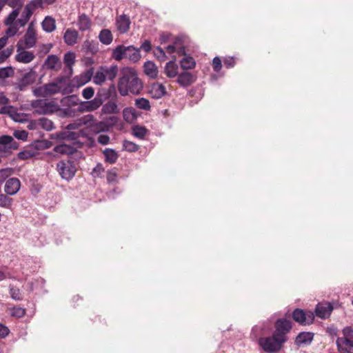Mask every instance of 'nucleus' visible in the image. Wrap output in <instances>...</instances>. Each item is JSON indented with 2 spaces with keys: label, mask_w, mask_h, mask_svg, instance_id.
I'll use <instances>...</instances> for the list:
<instances>
[{
  "label": "nucleus",
  "mask_w": 353,
  "mask_h": 353,
  "mask_svg": "<svg viewBox=\"0 0 353 353\" xmlns=\"http://www.w3.org/2000/svg\"><path fill=\"white\" fill-rule=\"evenodd\" d=\"M112 57L116 61L128 59L131 61L136 63L141 59L140 50L134 48L133 46H125L119 45L112 50Z\"/></svg>",
  "instance_id": "2"
},
{
  "label": "nucleus",
  "mask_w": 353,
  "mask_h": 353,
  "mask_svg": "<svg viewBox=\"0 0 353 353\" xmlns=\"http://www.w3.org/2000/svg\"><path fill=\"white\" fill-rule=\"evenodd\" d=\"M34 94L37 97H47V94L45 90V85L37 88L34 90Z\"/></svg>",
  "instance_id": "64"
},
{
  "label": "nucleus",
  "mask_w": 353,
  "mask_h": 353,
  "mask_svg": "<svg viewBox=\"0 0 353 353\" xmlns=\"http://www.w3.org/2000/svg\"><path fill=\"white\" fill-rule=\"evenodd\" d=\"M78 37V31L72 28H68L63 35L64 41L68 46H74L77 43Z\"/></svg>",
  "instance_id": "20"
},
{
  "label": "nucleus",
  "mask_w": 353,
  "mask_h": 353,
  "mask_svg": "<svg viewBox=\"0 0 353 353\" xmlns=\"http://www.w3.org/2000/svg\"><path fill=\"white\" fill-rule=\"evenodd\" d=\"M37 76L36 71L31 69L29 72L25 73L19 80L18 88L20 90H23L26 87L32 84L36 81Z\"/></svg>",
  "instance_id": "11"
},
{
  "label": "nucleus",
  "mask_w": 353,
  "mask_h": 353,
  "mask_svg": "<svg viewBox=\"0 0 353 353\" xmlns=\"http://www.w3.org/2000/svg\"><path fill=\"white\" fill-rule=\"evenodd\" d=\"M32 106L37 109L40 114L51 113L55 109V105L52 102L48 101L47 100L39 99L32 103Z\"/></svg>",
  "instance_id": "8"
},
{
  "label": "nucleus",
  "mask_w": 353,
  "mask_h": 353,
  "mask_svg": "<svg viewBox=\"0 0 353 353\" xmlns=\"http://www.w3.org/2000/svg\"><path fill=\"white\" fill-rule=\"evenodd\" d=\"M43 0H32L27 6L34 12L37 8L43 6Z\"/></svg>",
  "instance_id": "52"
},
{
  "label": "nucleus",
  "mask_w": 353,
  "mask_h": 353,
  "mask_svg": "<svg viewBox=\"0 0 353 353\" xmlns=\"http://www.w3.org/2000/svg\"><path fill=\"white\" fill-rule=\"evenodd\" d=\"M102 103L103 101L101 98L95 97L91 101L81 102L79 109L81 112H92L97 110Z\"/></svg>",
  "instance_id": "10"
},
{
  "label": "nucleus",
  "mask_w": 353,
  "mask_h": 353,
  "mask_svg": "<svg viewBox=\"0 0 353 353\" xmlns=\"http://www.w3.org/2000/svg\"><path fill=\"white\" fill-rule=\"evenodd\" d=\"M14 136L20 140H26L28 137V132L25 130H17L14 132Z\"/></svg>",
  "instance_id": "59"
},
{
  "label": "nucleus",
  "mask_w": 353,
  "mask_h": 353,
  "mask_svg": "<svg viewBox=\"0 0 353 353\" xmlns=\"http://www.w3.org/2000/svg\"><path fill=\"white\" fill-rule=\"evenodd\" d=\"M97 141L102 145H107L110 142V137L106 134H100L97 137Z\"/></svg>",
  "instance_id": "62"
},
{
  "label": "nucleus",
  "mask_w": 353,
  "mask_h": 353,
  "mask_svg": "<svg viewBox=\"0 0 353 353\" xmlns=\"http://www.w3.org/2000/svg\"><path fill=\"white\" fill-rule=\"evenodd\" d=\"M149 93L154 99H160L166 94L165 86L159 83H154L151 85Z\"/></svg>",
  "instance_id": "18"
},
{
  "label": "nucleus",
  "mask_w": 353,
  "mask_h": 353,
  "mask_svg": "<svg viewBox=\"0 0 353 353\" xmlns=\"http://www.w3.org/2000/svg\"><path fill=\"white\" fill-rule=\"evenodd\" d=\"M77 25L79 30L83 32L90 28L92 21L86 14H82L79 17Z\"/></svg>",
  "instance_id": "24"
},
{
  "label": "nucleus",
  "mask_w": 353,
  "mask_h": 353,
  "mask_svg": "<svg viewBox=\"0 0 353 353\" xmlns=\"http://www.w3.org/2000/svg\"><path fill=\"white\" fill-rule=\"evenodd\" d=\"M212 68L213 70L216 72H219L221 70L222 68V62L219 57H216L213 59Z\"/></svg>",
  "instance_id": "54"
},
{
  "label": "nucleus",
  "mask_w": 353,
  "mask_h": 353,
  "mask_svg": "<svg viewBox=\"0 0 353 353\" xmlns=\"http://www.w3.org/2000/svg\"><path fill=\"white\" fill-rule=\"evenodd\" d=\"M154 54L160 61H163L167 59L165 51L161 47L155 48L154 50Z\"/></svg>",
  "instance_id": "46"
},
{
  "label": "nucleus",
  "mask_w": 353,
  "mask_h": 353,
  "mask_svg": "<svg viewBox=\"0 0 353 353\" xmlns=\"http://www.w3.org/2000/svg\"><path fill=\"white\" fill-rule=\"evenodd\" d=\"M142 89L143 83L138 77L137 72L130 68H125L118 82L119 94L123 97L128 95L129 93L137 95L140 94Z\"/></svg>",
  "instance_id": "1"
},
{
  "label": "nucleus",
  "mask_w": 353,
  "mask_h": 353,
  "mask_svg": "<svg viewBox=\"0 0 353 353\" xmlns=\"http://www.w3.org/2000/svg\"><path fill=\"white\" fill-rule=\"evenodd\" d=\"M117 179V169L113 168L108 171L107 172V181L108 183H114Z\"/></svg>",
  "instance_id": "49"
},
{
  "label": "nucleus",
  "mask_w": 353,
  "mask_h": 353,
  "mask_svg": "<svg viewBox=\"0 0 353 353\" xmlns=\"http://www.w3.org/2000/svg\"><path fill=\"white\" fill-rule=\"evenodd\" d=\"M83 49L86 53L94 54L98 52V43L90 40H85L83 44Z\"/></svg>",
  "instance_id": "29"
},
{
  "label": "nucleus",
  "mask_w": 353,
  "mask_h": 353,
  "mask_svg": "<svg viewBox=\"0 0 353 353\" xmlns=\"http://www.w3.org/2000/svg\"><path fill=\"white\" fill-rule=\"evenodd\" d=\"M103 154L104 155L105 162L110 164L116 163L119 158V154L117 152L111 148H105L103 151Z\"/></svg>",
  "instance_id": "26"
},
{
  "label": "nucleus",
  "mask_w": 353,
  "mask_h": 353,
  "mask_svg": "<svg viewBox=\"0 0 353 353\" xmlns=\"http://www.w3.org/2000/svg\"><path fill=\"white\" fill-rule=\"evenodd\" d=\"M34 58L35 56L33 52L24 50L23 48L21 47V41H19L17 43V54L15 56L16 61L23 63H29Z\"/></svg>",
  "instance_id": "9"
},
{
  "label": "nucleus",
  "mask_w": 353,
  "mask_h": 353,
  "mask_svg": "<svg viewBox=\"0 0 353 353\" xmlns=\"http://www.w3.org/2000/svg\"><path fill=\"white\" fill-rule=\"evenodd\" d=\"M102 112L105 114H117L119 110L115 102L110 101L103 105Z\"/></svg>",
  "instance_id": "30"
},
{
  "label": "nucleus",
  "mask_w": 353,
  "mask_h": 353,
  "mask_svg": "<svg viewBox=\"0 0 353 353\" xmlns=\"http://www.w3.org/2000/svg\"><path fill=\"white\" fill-rule=\"evenodd\" d=\"M99 41L104 45H109L112 42L113 37L108 29H103L99 34Z\"/></svg>",
  "instance_id": "28"
},
{
  "label": "nucleus",
  "mask_w": 353,
  "mask_h": 353,
  "mask_svg": "<svg viewBox=\"0 0 353 353\" xmlns=\"http://www.w3.org/2000/svg\"><path fill=\"white\" fill-rule=\"evenodd\" d=\"M12 54V50L8 48L0 52V63H3Z\"/></svg>",
  "instance_id": "56"
},
{
  "label": "nucleus",
  "mask_w": 353,
  "mask_h": 353,
  "mask_svg": "<svg viewBox=\"0 0 353 353\" xmlns=\"http://www.w3.org/2000/svg\"><path fill=\"white\" fill-rule=\"evenodd\" d=\"M196 77L191 72H183L178 75L177 83L182 87H188L192 84Z\"/></svg>",
  "instance_id": "17"
},
{
  "label": "nucleus",
  "mask_w": 353,
  "mask_h": 353,
  "mask_svg": "<svg viewBox=\"0 0 353 353\" xmlns=\"http://www.w3.org/2000/svg\"><path fill=\"white\" fill-rule=\"evenodd\" d=\"M43 30L46 32H52L56 29L55 19L52 17L47 16L41 23Z\"/></svg>",
  "instance_id": "25"
},
{
  "label": "nucleus",
  "mask_w": 353,
  "mask_h": 353,
  "mask_svg": "<svg viewBox=\"0 0 353 353\" xmlns=\"http://www.w3.org/2000/svg\"><path fill=\"white\" fill-rule=\"evenodd\" d=\"M19 148V143L14 140L12 138V141L9 143V145L8 146L7 149V154H4L6 156L11 154L12 150H17Z\"/></svg>",
  "instance_id": "60"
},
{
  "label": "nucleus",
  "mask_w": 353,
  "mask_h": 353,
  "mask_svg": "<svg viewBox=\"0 0 353 353\" xmlns=\"http://www.w3.org/2000/svg\"><path fill=\"white\" fill-rule=\"evenodd\" d=\"M57 169L61 178L67 181L72 179L77 172L76 163L70 159L59 161Z\"/></svg>",
  "instance_id": "4"
},
{
  "label": "nucleus",
  "mask_w": 353,
  "mask_h": 353,
  "mask_svg": "<svg viewBox=\"0 0 353 353\" xmlns=\"http://www.w3.org/2000/svg\"><path fill=\"white\" fill-rule=\"evenodd\" d=\"M6 4L11 8H20L23 4V0H6Z\"/></svg>",
  "instance_id": "55"
},
{
  "label": "nucleus",
  "mask_w": 353,
  "mask_h": 353,
  "mask_svg": "<svg viewBox=\"0 0 353 353\" xmlns=\"http://www.w3.org/2000/svg\"><path fill=\"white\" fill-rule=\"evenodd\" d=\"M104 172V168L101 163H98L92 170V174L94 177L99 176V174Z\"/></svg>",
  "instance_id": "57"
},
{
  "label": "nucleus",
  "mask_w": 353,
  "mask_h": 353,
  "mask_svg": "<svg viewBox=\"0 0 353 353\" xmlns=\"http://www.w3.org/2000/svg\"><path fill=\"white\" fill-rule=\"evenodd\" d=\"M123 115L124 119L128 122H130L134 119V113L132 112V110L129 108H125L123 110Z\"/></svg>",
  "instance_id": "53"
},
{
  "label": "nucleus",
  "mask_w": 353,
  "mask_h": 353,
  "mask_svg": "<svg viewBox=\"0 0 353 353\" xmlns=\"http://www.w3.org/2000/svg\"><path fill=\"white\" fill-rule=\"evenodd\" d=\"M14 172L12 168H6L0 170V183H3L8 177L11 176Z\"/></svg>",
  "instance_id": "40"
},
{
  "label": "nucleus",
  "mask_w": 353,
  "mask_h": 353,
  "mask_svg": "<svg viewBox=\"0 0 353 353\" xmlns=\"http://www.w3.org/2000/svg\"><path fill=\"white\" fill-rule=\"evenodd\" d=\"M63 77L58 78L56 81L44 85L48 96H50L62 91V83L64 82Z\"/></svg>",
  "instance_id": "14"
},
{
  "label": "nucleus",
  "mask_w": 353,
  "mask_h": 353,
  "mask_svg": "<svg viewBox=\"0 0 353 353\" xmlns=\"http://www.w3.org/2000/svg\"><path fill=\"white\" fill-rule=\"evenodd\" d=\"M312 340V335L310 332L300 333L296 339L297 343H307Z\"/></svg>",
  "instance_id": "37"
},
{
  "label": "nucleus",
  "mask_w": 353,
  "mask_h": 353,
  "mask_svg": "<svg viewBox=\"0 0 353 353\" xmlns=\"http://www.w3.org/2000/svg\"><path fill=\"white\" fill-rule=\"evenodd\" d=\"M332 310L333 307L330 303H321L317 304L315 309V312L318 317L325 319L330 315Z\"/></svg>",
  "instance_id": "15"
},
{
  "label": "nucleus",
  "mask_w": 353,
  "mask_h": 353,
  "mask_svg": "<svg viewBox=\"0 0 353 353\" xmlns=\"http://www.w3.org/2000/svg\"><path fill=\"white\" fill-rule=\"evenodd\" d=\"M12 199L8 197L6 194H0V206L6 208H10L12 205Z\"/></svg>",
  "instance_id": "41"
},
{
  "label": "nucleus",
  "mask_w": 353,
  "mask_h": 353,
  "mask_svg": "<svg viewBox=\"0 0 353 353\" xmlns=\"http://www.w3.org/2000/svg\"><path fill=\"white\" fill-rule=\"evenodd\" d=\"M343 335L350 340H353V328L346 327L343 330Z\"/></svg>",
  "instance_id": "63"
},
{
  "label": "nucleus",
  "mask_w": 353,
  "mask_h": 353,
  "mask_svg": "<svg viewBox=\"0 0 353 353\" xmlns=\"http://www.w3.org/2000/svg\"><path fill=\"white\" fill-rule=\"evenodd\" d=\"M13 70L12 68H0V78L6 79L11 77L13 74Z\"/></svg>",
  "instance_id": "51"
},
{
  "label": "nucleus",
  "mask_w": 353,
  "mask_h": 353,
  "mask_svg": "<svg viewBox=\"0 0 353 353\" xmlns=\"http://www.w3.org/2000/svg\"><path fill=\"white\" fill-rule=\"evenodd\" d=\"M37 37L33 23H30L23 36V48H33L37 43Z\"/></svg>",
  "instance_id": "7"
},
{
  "label": "nucleus",
  "mask_w": 353,
  "mask_h": 353,
  "mask_svg": "<svg viewBox=\"0 0 353 353\" xmlns=\"http://www.w3.org/2000/svg\"><path fill=\"white\" fill-rule=\"evenodd\" d=\"M105 74L106 79L112 80L114 79L117 74V67L112 66L110 68L106 69L104 70Z\"/></svg>",
  "instance_id": "47"
},
{
  "label": "nucleus",
  "mask_w": 353,
  "mask_h": 353,
  "mask_svg": "<svg viewBox=\"0 0 353 353\" xmlns=\"http://www.w3.org/2000/svg\"><path fill=\"white\" fill-rule=\"evenodd\" d=\"M223 63L226 68H230L234 66L236 60L234 57H227L224 59Z\"/></svg>",
  "instance_id": "61"
},
{
  "label": "nucleus",
  "mask_w": 353,
  "mask_h": 353,
  "mask_svg": "<svg viewBox=\"0 0 353 353\" xmlns=\"http://www.w3.org/2000/svg\"><path fill=\"white\" fill-rule=\"evenodd\" d=\"M54 151L61 154H72L77 150L74 147L66 144H61L54 148Z\"/></svg>",
  "instance_id": "27"
},
{
  "label": "nucleus",
  "mask_w": 353,
  "mask_h": 353,
  "mask_svg": "<svg viewBox=\"0 0 353 353\" xmlns=\"http://www.w3.org/2000/svg\"><path fill=\"white\" fill-rule=\"evenodd\" d=\"M132 131L133 134L139 139H143L148 132V130L145 127L140 125H135L133 127Z\"/></svg>",
  "instance_id": "38"
},
{
  "label": "nucleus",
  "mask_w": 353,
  "mask_h": 353,
  "mask_svg": "<svg viewBox=\"0 0 353 353\" xmlns=\"http://www.w3.org/2000/svg\"><path fill=\"white\" fill-rule=\"evenodd\" d=\"M176 58L174 60L168 62L165 67V73L169 78H174L178 73V65L175 62Z\"/></svg>",
  "instance_id": "22"
},
{
  "label": "nucleus",
  "mask_w": 353,
  "mask_h": 353,
  "mask_svg": "<svg viewBox=\"0 0 353 353\" xmlns=\"http://www.w3.org/2000/svg\"><path fill=\"white\" fill-rule=\"evenodd\" d=\"M37 152L32 148L29 150H25L18 153L17 157L21 160H26L36 156Z\"/></svg>",
  "instance_id": "39"
},
{
  "label": "nucleus",
  "mask_w": 353,
  "mask_h": 353,
  "mask_svg": "<svg viewBox=\"0 0 353 353\" xmlns=\"http://www.w3.org/2000/svg\"><path fill=\"white\" fill-rule=\"evenodd\" d=\"M123 148L125 150L132 152L137 151L139 147L132 141L125 140L123 143Z\"/></svg>",
  "instance_id": "43"
},
{
  "label": "nucleus",
  "mask_w": 353,
  "mask_h": 353,
  "mask_svg": "<svg viewBox=\"0 0 353 353\" xmlns=\"http://www.w3.org/2000/svg\"><path fill=\"white\" fill-rule=\"evenodd\" d=\"M90 130L94 133L107 132L110 130V125L105 121H95L90 124Z\"/></svg>",
  "instance_id": "21"
},
{
  "label": "nucleus",
  "mask_w": 353,
  "mask_h": 353,
  "mask_svg": "<svg viewBox=\"0 0 353 353\" xmlns=\"http://www.w3.org/2000/svg\"><path fill=\"white\" fill-rule=\"evenodd\" d=\"M33 12H34L26 5L24 8L23 11L22 12L21 17L29 21Z\"/></svg>",
  "instance_id": "58"
},
{
  "label": "nucleus",
  "mask_w": 353,
  "mask_h": 353,
  "mask_svg": "<svg viewBox=\"0 0 353 353\" xmlns=\"http://www.w3.org/2000/svg\"><path fill=\"white\" fill-rule=\"evenodd\" d=\"M19 10H20V8H17V9L12 10V12L10 13V14L8 16L6 21V25H11L14 22L17 17L19 14Z\"/></svg>",
  "instance_id": "45"
},
{
  "label": "nucleus",
  "mask_w": 353,
  "mask_h": 353,
  "mask_svg": "<svg viewBox=\"0 0 353 353\" xmlns=\"http://www.w3.org/2000/svg\"><path fill=\"white\" fill-rule=\"evenodd\" d=\"M94 94V90L92 87H86L82 91V96L85 99H90Z\"/></svg>",
  "instance_id": "50"
},
{
  "label": "nucleus",
  "mask_w": 353,
  "mask_h": 353,
  "mask_svg": "<svg viewBox=\"0 0 353 353\" xmlns=\"http://www.w3.org/2000/svg\"><path fill=\"white\" fill-rule=\"evenodd\" d=\"M79 101V97L75 94H72L63 97L61 103L63 106L72 107L78 105Z\"/></svg>",
  "instance_id": "32"
},
{
  "label": "nucleus",
  "mask_w": 353,
  "mask_h": 353,
  "mask_svg": "<svg viewBox=\"0 0 353 353\" xmlns=\"http://www.w3.org/2000/svg\"><path fill=\"white\" fill-rule=\"evenodd\" d=\"M63 61L66 66L70 68L75 61V54L73 52H67L63 57Z\"/></svg>",
  "instance_id": "44"
},
{
  "label": "nucleus",
  "mask_w": 353,
  "mask_h": 353,
  "mask_svg": "<svg viewBox=\"0 0 353 353\" xmlns=\"http://www.w3.org/2000/svg\"><path fill=\"white\" fill-rule=\"evenodd\" d=\"M21 182L17 178L13 177L8 179L5 184L4 191L6 194L14 195L19 190Z\"/></svg>",
  "instance_id": "12"
},
{
  "label": "nucleus",
  "mask_w": 353,
  "mask_h": 353,
  "mask_svg": "<svg viewBox=\"0 0 353 353\" xmlns=\"http://www.w3.org/2000/svg\"><path fill=\"white\" fill-rule=\"evenodd\" d=\"M10 294L14 300L20 301L22 299V295L19 289L15 287L12 286L10 288Z\"/></svg>",
  "instance_id": "48"
},
{
  "label": "nucleus",
  "mask_w": 353,
  "mask_h": 353,
  "mask_svg": "<svg viewBox=\"0 0 353 353\" xmlns=\"http://www.w3.org/2000/svg\"><path fill=\"white\" fill-rule=\"evenodd\" d=\"M135 105L141 110L149 111L151 109L150 101L143 97L137 99L135 100Z\"/></svg>",
  "instance_id": "34"
},
{
  "label": "nucleus",
  "mask_w": 353,
  "mask_h": 353,
  "mask_svg": "<svg viewBox=\"0 0 353 353\" xmlns=\"http://www.w3.org/2000/svg\"><path fill=\"white\" fill-rule=\"evenodd\" d=\"M10 314L16 318H21L26 314V309L20 307H13L8 309Z\"/></svg>",
  "instance_id": "36"
},
{
  "label": "nucleus",
  "mask_w": 353,
  "mask_h": 353,
  "mask_svg": "<svg viewBox=\"0 0 353 353\" xmlns=\"http://www.w3.org/2000/svg\"><path fill=\"white\" fill-rule=\"evenodd\" d=\"M259 343L265 352L274 353L279 351L285 342L273 334L272 336L261 338Z\"/></svg>",
  "instance_id": "3"
},
{
  "label": "nucleus",
  "mask_w": 353,
  "mask_h": 353,
  "mask_svg": "<svg viewBox=\"0 0 353 353\" xmlns=\"http://www.w3.org/2000/svg\"><path fill=\"white\" fill-rule=\"evenodd\" d=\"M292 329V323L286 319H279L275 323V331L273 333L280 339H283V341H287L286 334Z\"/></svg>",
  "instance_id": "6"
},
{
  "label": "nucleus",
  "mask_w": 353,
  "mask_h": 353,
  "mask_svg": "<svg viewBox=\"0 0 353 353\" xmlns=\"http://www.w3.org/2000/svg\"><path fill=\"white\" fill-rule=\"evenodd\" d=\"M48 148H50V142L46 140H37L31 145V148L36 150H45Z\"/></svg>",
  "instance_id": "35"
},
{
  "label": "nucleus",
  "mask_w": 353,
  "mask_h": 353,
  "mask_svg": "<svg viewBox=\"0 0 353 353\" xmlns=\"http://www.w3.org/2000/svg\"><path fill=\"white\" fill-rule=\"evenodd\" d=\"M43 65L47 70L58 71L61 68V61L57 55L51 54L47 57Z\"/></svg>",
  "instance_id": "16"
},
{
  "label": "nucleus",
  "mask_w": 353,
  "mask_h": 353,
  "mask_svg": "<svg viewBox=\"0 0 353 353\" xmlns=\"http://www.w3.org/2000/svg\"><path fill=\"white\" fill-rule=\"evenodd\" d=\"M292 317L294 321L303 325L312 323L314 319V315L312 312L304 311L303 310L299 308H296L293 311Z\"/></svg>",
  "instance_id": "5"
},
{
  "label": "nucleus",
  "mask_w": 353,
  "mask_h": 353,
  "mask_svg": "<svg viewBox=\"0 0 353 353\" xmlns=\"http://www.w3.org/2000/svg\"><path fill=\"white\" fill-rule=\"evenodd\" d=\"M12 141V137L9 135L0 137V152L7 154V149L9 143Z\"/></svg>",
  "instance_id": "33"
},
{
  "label": "nucleus",
  "mask_w": 353,
  "mask_h": 353,
  "mask_svg": "<svg viewBox=\"0 0 353 353\" xmlns=\"http://www.w3.org/2000/svg\"><path fill=\"white\" fill-rule=\"evenodd\" d=\"M181 67L183 70L193 69L196 65L194 59L190 56H185L180 61Z\"/></svg>",
  "instance_id": "31"
},
{
  "label": "nucleus",
  "mask_w": 353,
  "mask_h": 353,
  "mask_svg": "<svg viewBox=\"0 0 353 353\" xmlns=\"http://www.w3.org/2000/svg\"><path fill=\"white\" fill-rule=\"evenodd\" d=\"M131 21L126 14H121L116 18V26L117 30L121 33H125L130 28Z\"/></svg>",
  "instance_id": "13"
},
{
  "label": "nucleus",
  "mask_w": 353,
  "mask_h": 353,
  "mask_svg": "<svg viewBox=\"0 0 353 353\" xmlns=\"http://www.w3.org/2000/svg\"><path fill=\"white\" fill-rule=\"evenodd\" d=\"M336 345L339 351L353 352V340H350L345 336L337 339Z\"/></svg>",
  "instance_id": "19"
},
{
  "label": "nucleus",
  "mask_w": 353,
  "mask_h": 353,
  "mask_svg": "<svg viewBox=\"0 0 353 353\" xmlns=\"http://www.w3.org/2000/svg\"><path fill=\"white\" fill-rule=\"evenodd\" d=\"M144 72L148 77L155 79L158 75V69L152 61H147L143 65Z\"/></svg>",
  "instance_id": "23"
},
{
  "label": "nucleus",
  "mask_w": 353,
  "mask_h": 353,
  "mask_svg": "<svg viewBox=\"0 0 353 353\" xmlns=\"http://www.w3.org/2000/svg\"><path fill=\"white\" fill-rule=\"evenodd\" d=\"M106 80L104 71H97L93 77V81L97 85H101Z\"/></svg>",
  "instance_id": "42"
}]
</instances>
